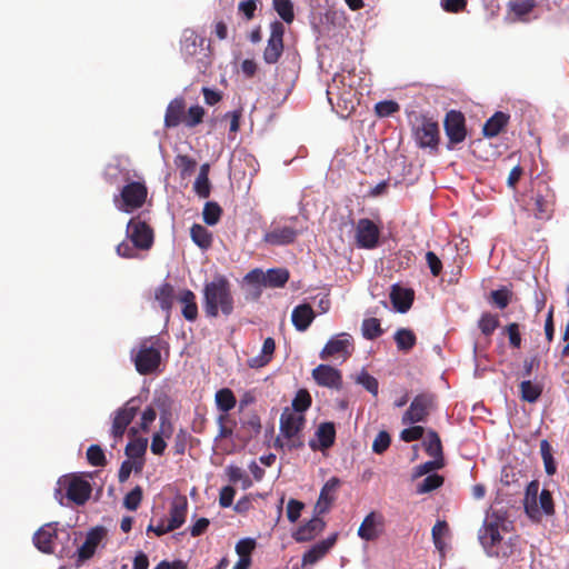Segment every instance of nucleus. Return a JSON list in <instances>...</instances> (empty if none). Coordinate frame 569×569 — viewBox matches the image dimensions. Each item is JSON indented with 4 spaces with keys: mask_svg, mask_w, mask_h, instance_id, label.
<instances>
[{
    "mask_svg": "<svg viewBox=\"0 0 569 569\" xmlns=\"http://www.w3.org/2000/svg\"><path fill=\"white\" fill-rule=\"evenodd\" d=\"M203 310L207 317L217 318L219 313L229 317L234 310L231 283L221 274L216 276L203 288Z\"/></svg>",
    "mask_w": 569,
    "mask_h": 569,
    "instance_id": "f257e3e1",
    "label": "nucleus"
},
{
    "mask_svg": "<svg viewBox=\"0 0 569 569\" xmlns=\"http://www.w3.org/2000/svg\"><path fill=\"white\" fill-rule=\"evenodd\" d=\"M206 39L191 29L186 28L180 37V53L186 63L193 66L204 73L212 63L210 44L204 46Z\"/></svg>",
    "mask_w": 569,
    "mask_h": 569,
    "instance_id": "f03ea898",
    "label": "nucleus"
},
{
    "mask_svg": "<svg viewBox=\"0 0 569 569\" xmlns=\"http://www.w3.org/2000/svg\"><path fill=\"white\" fill-rule=\"evenodd\" d=\"M136 370L143 376L151 375L160 366L161 353L158 339L143 340L133 356Z\"/></svg>",
    "mask_w": 569,
    "mask_h": 569,
    "instance_id": "7ed1b4c3",
    "label": "nucleus"
},
{
    "mask_svg": "<svg viewBox=\"0 0 569 569\" xmlns=\"http://www.w3.org/2000/svg\"><path fill=\"white\" fill-rule=\"evenodd\" d=\"M436 407L437 396L430 391L421 392L412 399L409 408L401 418V422L402 425L426 422Z\"/></svg>",
    "mask_w": 569,
    "mask_h": 569,
    "instance_id": "20e7f679",
    "label": "nucleus"
},
{
    "mask_svg": "<svg viewBox=\"0 0 569 569\" xmlns=\"http://www.w3.org/2000/svg\"><path fill=\"white\" fill-rule=\"evenodd\" d=\"M148 189L143 182L132 181L127 183L119 196L113 197L116 207L126 213L140 209L147 199Z\"/></svg>",
    "mask_w": 569,
    "mask_h": 569,
    "instance_id": "39448f33",
    "label": "nucleus"
},
{
    "mask_svg": "<svg viewBox=\"0 0 569 569\" xmlns=\"http://www.w3.org/2000/svg\"><path fill=\"white\" fill-rule=\"evenodd\" d=\"M532 212L539 220H549L552 217L556 194L548 182L540 180L535 184Z\"/></svg>",
    "mask_w": 569,
    "mask_h": 569,
    "instance_id": "423d86ee",
    "label": "nucleus"
},
{
    "mask_svg": "<svg viewBox=\"0 0 569 569\" xmlns=\"http://www.w3.org/2000/svg\"><path fill=\"white\" fill-rule=\"evenodd\" d=\"M306 423L303 415L296 413L289 408H286L280 416V432L289 441V449L302 447L300 440V432L302 431Z\"/></svg>",
    "mask_w": 569,
    "mask_h": 569,
    "instance_id": "0eeeda50",
    "label": "nucleus"
},
{
    "mask_svg": "<svg viewBox=\"0 0 569 569\" xmlns=\"http://www.w3.org/2000/svg\"><path fill=\"white\" fill-rule=\"evenodd\" d=\"M141 403L142 401L140 397H132L122 408L116 411L111 427V435L116 441H120L122 439L128 426L139 411Z\"/></svg>",
    "mask_w": 569,
    "mask_h": 569,
    "instance_id": "6e6552de",
    "label": "nucleus"
},
{
    "mask_svg": "<svg viewBox=\"0 0 569 569\" xmlns=\"http://www.w3.org/2000/svg\"><path fill=\"white\" fill-rule=\"evenodd\" d=\"M58 483L66 490L67 498L78 506L84 505L90 498L91 485L79 476H64Z\"/></svg>",
    "mask_w": 569,
    "mask_h": 569,
    "instance_id": "1a4fd4ad",
    "label": "nucleus"
},
{
    "mask_svg": "<svg viewBox=\"0 0 569 569\" xmlns=\"http://www.w3.org/2000/svg\"><path fill=\"white\" fill-rule=\"evenodd\" d=\"M283 36V23L278 20L272 21L270 23V36L262 54L267 64H276L280 60L284 49Z\"/></svg>",
    "mask_w": 569,
    "mask_h": 569,
    "instance_id": "9d476101",
    "label": "nucleus"
},
{
    "mask_svg": "<svg viewBox=\"0 0 569 569\" xmlns=\"http://www.w3.org/2000/svg\"><path fill=\"white\" fill-rule=\"evenodd\" d=\"M127 237L139 250H149L153 244V230L139 217H133L127 224Z\"/></svg>",
    "mask_w": 569,
    "mask_h": 569,
    "instance_id": "9b49d317",
    "label": "nucleus"
},
{
    "mask_svg": "<svg viewBox=\"0 0 569 569\" xmlns=\"http://www.w3.org/2000/svg\"><path fill=\"white\" fill-rule=\"evenodd\" d=\"M445 132L448 137V149L461 143L467 137L466 119L461 111L450 110L443 121Z\"/></svg>",
    "mask_w": 569,
    "mask_h": 569,
    "instance_id": "f8f14e48",
    "label": "nucleus"
},
{
    "mask_svg": "<svg viewBox=\"0 0 569 569\" xmlns=\"http://www.w3.org/2000/svg\"><path fill=\"white\" fill-rule=\"evenodd\" d=\"M57 526V522H49L34 532L32 541L39 551L48 555L56 553L60 536Z\"/></svg>",
    "mask_w": 569,
    "mask_h": 569,
    "instance_id": "ddd939ff",
    "label": "nucleus"
},
{
    "mask_svg": "<svg viewBox=\"0 0 569 569\" xmlns=\"http://www.w3.org/2000/svg\"><path fill=\"white\" fill-rule=\"evenodd\" d=\"M380 229L370 219H359L356 226V242L359 248L373 249L379 244Z\"/></svg>",
    "mask_w": 569,
    "mask_h": 569,
    "instance_id": "4468645a",
    "label": "nucleus"
},
{
    "mask_svg": "<svg viewBox=\"0 0 569 569\" xmlns=\"http://www.w3.org/2000/svg\"><path fill=\"white\" fill-rule=\"evenodd\" d=\"M353 350L352 337L349 333L341 332L332 337L320 352V358L327 360L331 357L341 356L345 359L350 357Z\"/></svg>",
    "mask_w": 569,
    "mask_h": 569,
    "instance_id": "2eb2a0df",
    "label": "nucleus"
},
{
    "mask_svg": "<svg viewBox=\"0 0 569 569\" xmlns=\"http://www.w3.org/2000/svg\"><path fill=\"white\" fill-rule=\"evenodd\" d=\"M479 539L482 547L487 550L488 555L496 557H508L507 551L500 552L498 546L500 545L502 537L499 531V525L497 521L486 522L483 528L479 532Z\"/></svg>",
    "mask_w": 569,
    "mask_h": 569,
    "instance_id": "dca6fc26",
    "label": "nucleus"
},
{
    "mask_svg": "<svg viewBox=\"0 0 569 569\" xmlns=\"http://www.w3.org/2000/svg\"><path fill=\"white\" fill-rule=\"evenodd\" d=\"M262 426L257 412H248L240 421V427L236 432V439L247 445L261 432Z\"/></svg>",
    "mask_w": 569,
    "mask_h": 569,
    "instance_id": "f3484780",
    "label": "nucleus"
},
{
    "mask_svg": "<svg viewBox=\"0 0 569 569\" xmlns=\"http://www.w3.org/2000/svg\"><path fill=\"white\" fill-rule=\"evenodd\" d=\"M312 378L317 382V385L321 387H327L330 389H341L342 387V376L341 372L329 366V365H319L312 370Z\"/></svg>",
    "mask_w": 569,
    "mask_h": 569,
    "instance_id": "a211bd4d",
    "label": "nucleus"
},
{
    "mask_svg": "<svg viewBox=\"0 0 569 569\" xmlns=\"http://www.w3.org/2000/svg\"><path fill=\"white\" fill-rule=\"evenodd\" d=\"M385 519L379 512L371 511L358 528V536L366 541L376 540L383 529Z\"/></svg>",
    "mask_w": 569,
    "mask_h": 569,
    "instance_id": "6ab92c4d",
    "label": "nucleus"
},
{
    "mask_svg": "<svg viewBox=\"0 0 569 569\" xmlns=\"http://www.w3.org/2000/svg\"><path fill=\"white\" fill-rule=\"evenodd\" d=\"M416 139L421 148L438 149L439 126L432 120H425L416 131Z\"/></svg>",
    "mask_w": 569,
    "mask_h": 569,
    "instance_id": "aec40b11",
    "label": "nucleus"
},
{
    "mask_svg": "<svg viewBox=\"0 0 569 569\" xmlns=\"http://www.w3.org/2000/svg\"><path fill=\"white\" fill-rule=\"evenodd\" d=\"M298 237V231L288 226H276L263 234L262 241L270 246H287L293 243Z\"/></svg>",
    "mask_w": 569,
    "mask_h": 569,
    "instance_id": "412c9836",
    "label": "nucleus"
},
{
    "mask_svg": "<svg viewBox=\"0 0 569 569\" xmlns=\"http://www.w3.org/2000/svg\"><path fill=\"white\" fill-rule=\"evenodd\" d=\"M106 529L103 527L92 528L86 536L84 542L78 549L79 560L84 561L90 559L94 552L99 543L106 537Z\"/></svg>",
    "mask_w": 569,
    "mask_h": 569,
    "instance_id": "4be33fe9",
    "label": "nucleus"
},
{
    "mask_svg": "<svg viewBox=\"0 0 569 569\" xmlns=\"http://www.w3.org/2000/svg\"><path fill=\"white\" fill-rule=\"evenodd\" d=\"M338 533L330 535L327 539L313 545L302 557V566L313 565L323 558L328 551L336 545Z\"/></svg>",
    "mask_w": 569,
    "mask_h": 569,
    "instance_id": "5701e85b",
    "label": "nucleus"
},
{
    "mask_svg": "<svg viewBox=\"0 0 569 569\" xmlns=\"http://www.w3.org/2000/svg\"><path fill=\"white\" fill-rule=\"evenodd\" d=\"M340 486V480L337 477L330 478L321 488L318 501L316 503V511L318 515L327 513L336 499V491Z\"/></svg>",
    "mask_w": 569,
    "mask_h": 569,
    "instance_id": "b1692460",
    "label": "nucleus"
},
{
    "mask_svg": "<svg viewBox=\"0 0 569 569\" xmlns=\"http://www.w3.org/2000/svg\"><path fill=\"white\" fill-rule=\"evenodd\" d=\"M390 301L393 308L401 313L407 312L415 299V291L410 288H403L399 284H393L390 291Z\"/></svg>",
    "mask_w": 569,
    "mask_h": 569,
    "instance_id": "393cba45",
    "label": "nucleus"
},
{
    "mask_svg": "<svg viewBox=\"0 0 569 569\" xmlns=\"http://www.w3.org/2000/svg\"><path fill=\"white\" fill-rule=\"evenodd\" d=\"M326 522L320 517H313L305 525L300 526L292 535L297 542H307L316 538L323 531Z\"/></svg>",
    "mask_w": 569,
    "mask_h": 569,
    "instance_id": "a878e982",
    "label": "nucleus"
},
{
    "mask_svg": "<svg viewBox=\"0 0 569 569\" xmlns=\"http://www.w3.org/2000/svg\"><path fill=\"white\" fill-rule=\"evenodd\" d=\"M188 510V501L186 497H178L173 499L169 510V521L167 525V529H171L172 531L180 528L184 521Z\"/></svg>",
    "mask_w": 569,
    "mask_h": 569,
    "instance_id": "bb28decb",
    "label": "nucleus"
},
{
    "mask_svg": "<svg viewBox=\"0 0 569 569\" xmlns=\"http://www.w3.org/2000/svg\"><path fill=\"white\" fill-rule=\"evenodd\" d=\"M186 113V102L183 98H174L166 109L164 127L176 128L183 122Z\"/></svg>",
    "mask_w": 569,
    "mask_h": 569,
    "instance_id": "cd10ccee",
    "label": "nucleus"
},
{
    "mask_svg": "<svg viewBox=\"0 0 569 569\" xmlns=\"http://www.w3.org/2000/svg\"><path fill=\"white\" fill-rule=\"evenodd\" d=\"M538 493H539V482L537 480H532L528 483L525 493L523 507L527 516L532 520L540 519V510L538 507Z\"/></svg>",
    "mask_w": 569,
    "mask_h": 569,
    "instance_id": "c85d7f7f",
    "label": "nucleus"
},
{
    "mask_svg": "<svg viewBox=\"0 0 569 569\" xmlns=\"http://www.w3.org/2000/svg\"><path fill=\"white\" fill-rule=\"evenodd\" d=\"M315 318L316 313L312 307L308 303H302L295 307L291 313L292 325L298 331H306Z\"/></svg>",
    "mask_w": 569,
    "mask_h": 569,
    "instance_id": "c756f323",
    "label": "nucleus"
},
{
    "mask_svg": "<svg viewBox=\"0 0 569 569\" xmlns=\"http://www.w3.org/2000/svg\"><path fill=\"white\" fill-rule=\"evenodd\" d=\"M177 299L182 305V316L188 321H194L198 318V305L196 295L190 289H183L177 296Z\"/></svg>",
    "mask_w": 569,
    "mask_h": 569,
    "instance_id": "7c9ffc66",
    "label": "nucleus"
},
{
    "mask_svg": "<svg viewBox=\"0 0 569 569\" xmlns=\"http://www.w3.org/2000/svg\"><path fill=\"white\" fill-rule=\"evenodd\" d=\"M274 350V339L271 337L266 338L262 345L261 352L258 356L248 359V366L252 369L266 367L272 360Z\"/></svg>",
    "mask_w": 569,
    "mask_h": 569,
    "instance_id": "2f4dec72",
    "label": "nucleus"
},
{
    "mask_svg": "<svg viewBox=\"0 0 569 569\" xmlns=\"http://www.w3.org/2000/svg\"><path fill=\"white\" fill-rule=\"evenodd\" d=\"M176 298L174 288L169 282H163L154 290V299L158 301L160 308L166 311L168 317Z\"/></svg>",
    "mask_w": 569,
    "mask_h": 569,
    "instance_id": "473e14b6",
    "label": "nucleus"
},
{
    "mask_svg": "<svg viewBox=\"0 0 569 569\" xmlns=\"http://www.w3.org/2000/svg\"><path fill=\"white\" fill-rule=\"evenodd\" d=\"M509 114L497 111L495 112L483 126V134L488 138L497 137L509 121Z\"/></svg>",
    "mask_w": 569,
    "mask_h": 569,
    "instance_id": "72a5a7b5",
    "label": "nucleus"
},
{
    "mask_svg": "<svg viewBox=\"0 0 569 569\" xmlns=\"http://www.w3.org/2000/svg\"><path fill=\"white\" fill-rule=\"evenodd\" d=\"M520 398L522 401L535 403L541 397L543 386L530 380H523L519 385Z\"/></svg>",
    "mask_w": 569,
    "mask_h": 569,
    "instance_id": "f704fd0d",
    "label": "nucleus"
},
{
    "mask_svg": "<svg viewBox=\"0 0 569 569\" xmlns=\"http://www.w3.org/2000/svg\"><path fill=\"white\" fill-rule=\"evenodd\" d=\"M209 163H203L200 167L199 174L194 181L193 189L200 198H208L210 196L211 186L209 181Z\"/></svg>",
    "mask_w": 569,
    "mask_h": 569,
    "instance_id": "c9c22d12",
    "label": "nucleus"
},
{
    "mask_svg": "<svg viewBox=\"0 0 569 569\" xmlns=\"http://www.w3.org/2000/svg\"><path fill=\"white\" fill-rule=\"evenodd\" d=\"M262 283L272 288L283 287L288 279L289 272L287 269H269L266 274H261Z\"/></svg>",
    "mask_w": 569,
    "mask_h": 569,
    "instance_id": "e433bc0d",
    "label": "nucleus"
},
{
    "mask_svg": "<svg viewBox=\"0 0 569 569\" xmlns=\"http://www.w3.org/2000/svg\"><path fill=\"white\" fill-rule=\"evenodd\" d=\"M317 437L320 449L325 450L333 446L336 440V429L332 422H323L317 429Z\"/></svg>",
    "mask_w": 569,
    "mask_h": 569,
    "instance_id": "4c0bfd02",
    "label": "nucleus"
},
{
    "mask_svg": "<svg viewBox=\"0 0 569 569\" xmlns=\"http://www.w3.org/2000/svg\"><path fill=\"white\" fill-rule=\"evenodd\" d=\"M395 341L400 351L408 352L415 347L417 337L412 330L400 328L395 333Z\"/></svg>",
    "mask_w": 569,
    "mask_h": 569,
    "instance_id": "58836bf2",
    "label": "nucleus"
},
{
    "mask_svg": "<svg viewBox=\"0 0 569 569\" xmlns=\"http://www.w3.org/2000/svg\"><path fill=\"white\" fill-rule=\"evenodd\" d=\"M192 241L201 249H208L212 243L211 232L201 224L194 223L190 229Z\"/></svg>",
    "mask_w": 569,
    "mask_h": 569,
    "instance_id": "ea45409f",
    "label": "nucleus"
},
{
    "mask_svg": "<svg viewBox=\"0 0 569 569\" xmlns=\"http://www.w3.org/2000/svg\"><path fill=\"white\" fill-rule=\"evenodd\" d=\"M216 405L224 413L233 409L237 405L234 393L229 388H222L216 392Z\"/></svg>",
    "mask_w": 569,
    "mask_h": 569,
    "instance_id": "a19ab883",
    "label": "nucleus"
},
{
    "mask_svg": "<svg viewBox=\"0 0 569 569\" xmlns=\"http://www.w3.org/2000/svg\"><path fill=\"white\" fill-rule=\"evenodd\" d=\"M426 452L435 458V459H443V451H442V445L441 440L439 438V435L433 431L429 430L427 435V440L423 442Z\"/></svg>",
    "mask_w": 569,
    "mask_h": 569,
    "instance_id": "79ce46f5",
    "label": "nucleus"
},
{
    "mask_svg": "<svg viewBox=\"0 0 569 569\" xmlns=\"http://www.w3.org/2000/svg\"><path fill=\"white\" fill-rule=\"evenodd\" d=\"M540 453L546 473L548 476H553L557 472V465L552 456L551 445L547 439L540 441Z\"/></svg>",
    "mask_w": 569,
    "mask_h": 569,
    "instance_id": "37998d69",
    "label": "nucleus"
},
{
    "mask_svg": "<svg viewBox=\"0 0 569 569\" xmlns=\"http://www.w3.org/2000/svg\"><path fill=\"white\" fill-rule=\"evenodd\" d=\"M362 336L368 340H375L383 333L380 320L377 318H367L361 325Z\"/></svg>",
    "mask_w": 569,
    "mask_h": 569,
    "instance_id": "c03bdc74",
    "label": "nucleus"
},
{
    "mask_svg": "<svg viewBox=\"0 0 569 569\" xmlns=\"http://www.w3.org/2000/svg\"><path fill=\"white\" fill-rule=\"evenodd\" d=\"M445 482V478L438 473L428 475L418 486L417 493H429L440 488Z\"/></svg>",
    "mask_w": 569,
    "mask_h": 569,
    "instance_id": "a18cd8bd",
    "label": "nucleus"
},
{
    "mask_svg": "<svg viewBox=\"0 0 569 569\" xmlns=\"http://www.w3.org/2000/svg\"><path fill=\"white\" fill-rule=\"evenodd\" d=\"M226 471L229 481L232 483L240 482L242 489H248L252 486L251 479L242 468L238 466H229Z\"/></svg>",
    "mask_w": 569,
    "mask_h": 569,
    "instance_id": "49530a36",
    "label": "nucleus"
},
{
    "mask_svg": "<svg viewBox=\"0 0 569 569\" xmlns=\"http://www.w3.org/2000/svg\"><path fill=\"white\" fill-rule=\"evenodd\" d=\"M272 6L286 23H291L295 20L293 4L291 0H272Z\"/></svg>",
    "mask_w": 569,
    "mask_h": 569,
    "instance_id": "de8ad7c7",
    "label": "nucleus"
},
{
    "mask_svg": "<svg viewBox=\"0 0 569 569\" xmlns=\"http://www.w3.org/2000/svg\"><path fill=\"white\" fill-rule=\"evenodd\" d=\"M311 403L312 399L309 391L307 389H300L292 400V411L303 415V412L310 408Z\"/></svg>",
    "mask_w": 569,
    "mask_h": 569,
    "instance_id": "09e8293b",
    "label": "nucleus"
},
{
    "mask_svg": "<svg viewBox=\"0 0 569 569\" xmlns=\"http://www.w3.org/2000/svg\"><path fill=\"white\" fill-rule=\"evenodd\" d=\"M221 214H222V209L217 202L209 201L204 204L203 211H202V217H203V221L208 226L217 224L221 218Z\"/></svg>",
    "mask_w": 569,
    "mask_h": 569,
    "instance_id": "8fccbe9b",
    "label": "nucleus"
},
{
    "mask_svg": "<svg viewBox=\"0 0 569 569\" xmlns=\"http://www.w3.org/2000/svg\"><path fill=\"white\" fill-rule=\"evenodd\" d=\"M174 163L183 179L190 177L197 167V161L187 154H178L174 159Z\"/></svg>",
    "mask_w": 569,
    "mask_h": 569,
    "instance_id": "3c124183",
    "label": "nucleus"
},
{
    "mask_svg": "<svg viewBox=\"0 0 569 569\" xmlns=\"http://www.w3.org/2000/svg\"><path fill=\"white\" fill-rule=\"evenodd\" d=\"M499 325L498 317L490 312L482 313L478 322L479 329L487 337L491 336Z\"/></svg>",
    "mask_w": 569,
    "mask_h": 569,
    "instance_id": "603ef678",
    "label": "nucleus"
},
{
    "mask_svg": "<svg viewBox=\"0 0 569 569\" xmlns=\"http://www.w3.org/2000/svg\"><path fill=\"white\" fill-rule=\"evenodd\" d=\"M148 439L138 438L130 441L126 447V455L131 459L142 458L146 453Z\"/></svg>",
    "mask_w": 569,
    "mask_h": 569,
    "instance_id": "864d4df0",
    "label": "nucleus"
},
{
    "mask_svg": "<svg viewBox=\"0 0 569 569\" xmlns=\"http://www.w3.org/2000/svg\"><path fill=\"white\" fill-rule=\"evenodd\" d=\"M87 460L93 467H104L107 465L104 452L99 445H91L87 449Z\"/></svg>",
    "mask_w": 569,
    "mask_h": 569,
    "instance_id": "5fc2aeb1",
    "label": "nucleus"
},
{
    "mask_svg": "<svg viewBox=\"0 0 569 569\" xmlns=\"http://www.w3.org/2000/svg\"><path fill=\"white\" fill-rule=\"evenodd\" d=\"M204 113V109L201 106H192L187 114L184 113L183 123L188 128H194L203 121Z\"/></svg>",
    "mask_w": 569,
    "mask_h": 569,
    "instance_id": "6e6d98bb",
    "label": "nucleus"
},
{
    "mask_svg": "<svg viewBox=\"0 0 569 569\" xmlns=\"http://www.w3.org/2000/svg\"><path fill=\"white\" fill-rule=\"evenodd\" d=\"M539 510L540 515L545 513L546 516H553L555 510V502L552 498V493L548 489H542L539 495Z\"/></svg>",
    "mask_w": 569,
    "mask_h": 569,
    "instance_id": "4d7b16f0",
    "label": "nucleus"
},
{
    "mask_svg": "<svg viewBox=\"0 0 569 569\" xmlns=\"http://www.w3.org/2000/svg\"><path fill=\"white\" fill-rule=\"evenodd\" d=\"M512 298V292L502 287L500 289L493 290L490 293V300L493 305H496L499 309H505Z\"/></svg>",
    "mask_w": 569,
    "mask_h": 569,
    "instance_id": "13d9d810",
    "label": "nucleus"
},
{
    "mask_svg": "<svg viewBox=\"0 0 569 569\" xmlns=\"http://www.w3.org/2000/svg\"><path fill=\"white\" fill-rule=\"evenodd\" d=\"M143 491L140 486H136L130 492L124 496L123 506L131 511L139 508L142 501Z\"/></svg>",
    "mask_w": 569,
    "mask_h": 569,
    "instance_id": "bf43d9fd",
    "label": "nucleus"
},
{
    "mask_svg": "<svg viewBox=\"0 0 569 569\" xmlns=\"http://www.w3.org/2000/svg\"><path fill=\"white\" fill-rule=\"evenodd\" d=\"M445 466L443 459H435L432 461L423 462L413 469L412 479L420 478L425 475H428L432 470L441 469Z\"/></svg>",
    "mask_w": 569,
    "mask_h": 569,
    "instance_id": "052dcab7",
    "label": "nucleus"
},
{
    "mask_svg": "<svg viewBox=\"0 0 569 569\" xmlns=\"http://www.w3.org/2000/svg\"><path fill=\"white\" fill-rule=\"evenodd\" d=\"M142 466H143L142 461L131 462L130 460H124L121 463L119 472H118L119 482L120 483L126 482L129 479L132 470L134 469L137 472H139L142 470Z\"/></svg>",
    "mask_w": 569,
    "mask_h": 569,
    "instance_id": "680f3d73",
    "label": "nucleus"
},
{
    "mask_svg": "<svg viewBox=\"0 0 569 569\" xmlns=\"http://www.w3.org/2000/svg\"><path fill=\"white\" fill-rule=\"evenodd\" d=\"M448 530V523L445 520H438L432 527L431 535L437 549L441 550L443 548L442 538L447 535Z\"/></svg>",
    "mask_w": 569,
    "mask_h": 569,
    "instance_id": "e2e57ef3",
    "label": "nucleus"
},
{
    "mask_svg": "<svg viewBox=\"0 0 569 569\" xmlns=\"http://www.w3.org/2000/svg\"><path fill=\"white\" fill-rule=\"evenodd\" d=\"M256 540L252 538H243L236 545V552L240 558H251V553L256 549Z\"/></svg>",
    "mask_w": 569,
    "mask_h": 569,
    "instance_id": "0e129e2a",
    "label": "nucleus"
},
{
    "mask_svg": "<svg viewBox=\"0 0 569 569\" xmlns=\"http://www.w3.org/2000/svg\"><path fill=\"white\" fill-rule=\"evenodd\" d=\"M399 110V104L392 100L380 101L375 106L376 114L380 118L389 117Z\"/></svg>",
    "mask_w": 569,
    "mask_h": 569,
    "instance_id": "69168bd1",
    "label": "nucleus"
},
{
    "mask_svg": "<svg viewBox=\"0 0 569 569\" xmlns=\"http://www.w3.org/2000/svg\"><path fill=\"white\" fill-rule=\"evenodd\" d=\"M357 382L360 383L366 390H368L373 396L378 395V389H379L378 380L373 376L369 375L368 372L362 371L358 376Z\"/></svg>",
    "mask_w": 569,
    "mask_h": 569,
    "instance_id": "338daca9",
    "label": "nucleus"
},
{
    "mask_svg": "<svg viewBox=\"0 0 569 569\" xmlns=\"http://www.w3.org/2000/svg\"><path fill=\"white\" fill-rule=\"evenodd\" d=\"M391 437L387 431H380L373 440L372 451L375 453H383L390 446Z\"/></svg>",
    "mask_w": 569,
    "mask_h": 569,
    "instance_id": "774afa93",
    "label": "nucleus"
}]
</instances>
